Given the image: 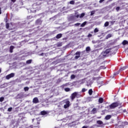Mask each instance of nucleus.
<instances>
[{
    "label": "nucleus",
    "instance_id": "42",
    "mask_svg": "<svg viewBox=\"0 0 128 128\" xmlns=\"http://www.w3.org/2000/svg\"><path fill=\"white\" fill-rule=\"evenodd\" d=\"M12 2H16V0H11Z\"/></svg>",
    "mask_w": 128,
    "mask_h": 128
},
{
    "label": "nucleus",
    "instance_id": "21",
    "mask_svg": "<svg viewBox=\"0 0 128 128\" xmlns=\"http://www.w3.org/2000/svg\"><path fill=\"white\" fill-rule=\"evenodd\" d=\"M14 46H10V52H12V50H14Z\"/></svg>",
    "mask_w": 128,
    "mask_h": 128
},
{
    "label": "nucleus",
    "instance_id": "9",
    "mask_svg": "<svg viewBox=\"0 0 128 128\" xmlns=\"http://www.w3.org/2000/svg\"><path fill=\"white\" fill-rule=\"evenodd\" d=\"M123 46H126V44L128 45V42L126 40H124L122 42Z\"/></svg>",
    "mask_w": 128,
    "mask_h": 128
},
{
    "label": "nucleus",
    "instance_id": "7",
    "mask_svg": "<svg viewBox=\"0 0 128 128\" xmlns=\"http://www.w3.org/2000/svg\"><path fill=\"white\" fill-rule=\"evenodd\" d=\"M36 24H42V20L40 19H38L36 22Z\"/></svg>",
    "mask_w": 128,
    "mask_h": 128
},
{
    "label": "nucleus",
    "instance_id": "15",
    "mask_svg": "<svg viewBox=\"0 0 128 128\" xmlns=\"http://www.w3.org/2000/svg\"><path fill=\"white\" fill-rule=\"evenodd\" d=\"M128 66H124L122 68H120V70L122 71V70H126V68H128Z\"/></svg>",
    "mask_w": 128,
    "mask_h": 128
},
{
    "label": "nucleus",
    "instance_id": "3",
    "mask_svg": "<svg viewBox=\"0 0 128 128\" xmlns=\"http://www.w3.org/2000/svg\"><path fill=\"white\" fill-rule=\"evenodd\" d=\"M14 76V73H11L6 76V80H10V78H12Z\"/></svg>",
    "mask_w": 128,
    "mask_h": 128
},
{
    "label": "nucleus",
    "instance_id": "27",
    "mask_svg": "<svg viewBox=\"0 0 128 128\" xmlns=\"http://www.w3.org/2000/svg\"><path fill=\"white\" fill-rule=\"evenodd\" d=\"M76 56H80V52H78L76 53Z\"/></svg>",
    "mask_w": 128,
    "mask_h": 128
},
{
    "label": "nucleus",
    "instance_id": "1",
    "mask_svg": "<svg viewBox=\"0 0 128 128\" xmlns=\"http://www.w3.org/2000/svg\"><path fill=\"white\" fill-rule=\"evenodd\" d=\"M121 104L120 102H115L112 103L110 106V108L111 110L115 108H118V106H120Z\"/></svg>",
    "mask_w": 128,
    "mask_h": 128
},
{
    "label": "nucleus",
    "instance_id": "43",
    "mask_svg": "<svg viewBox=\"0 0 128 128\" xmlns=\"http://www.w3.org/2000/svg\"><path fill=\"white\" fill-rule=\"evenodd\" d=\"M58 46H62V44H58Z\"/></svg>",
    "mask_w": 128,
    "mask_h": 128
},
{
    "label": "nucleus",
    "instance_id": "48",
    "mask_svg": "<svg viewBox=\"0 0 128 128\" xmlns=\"http://www.w3.org/2000/svg\"><path fill=\"white\" fill-rule=\"evenodd\" d=\"M32 122H34V119H32Z\"/></svg>",
    "mask_w": 128,
    "mask_h": 128
},
{
    "label": "nucleus",
    "instance_id": "11",
    "mask_svg": "<svg viewBox=\"0 0 128 128\" xmlns=\"http://www.w3.org/2000/svg\"><path fill=\"white\" fill-rule=\"evenodd\" d=\"M110 50H106L104 52V54H110Z\"/></svg>",
    "mask_w": 128,
    "mask_h": 128
},
{
    "label": "nucleus",
    "instance_id": "46",
    "mask_svg": "<svg viewBox=\"0 0 128 128\" xmlns=\"http://www.w3.org/2000/svg\"><path fill=\"white\" fill-rule=\"evenodd\" d=\"M40 56H44V53L41 54Z\"/></svg>",
    "mask_w": 128,
    "mask_h": 128
},
{
    "label": "nucleus",
    "instance_id": "13",
    "mask_svg": "<svg viewBox=\"0 0 128 128\" xmlns=\"http://www.w3.org/2000/svg\"><path fill=\"white\" fill-rule=\"evenodd\" d=\"M98 102H100V104H102V102H104V98H100L98 100Z\"/></svg>",
    "mask_w": 128,
    "mask_h": 128
},
{
    "label": "nucleus",
    "instance_id": "50",
    "mask_svg": "<svg viewBox=\"0 0 128 128\" xmlns=\"http://www.w3.org/2000/svg\"><path fill=\"white\" fill-rule=\"evenodd\" d=\"M38 124H40V123L38 122Z\"/></svg>",
    "mask_w": 128,
    "mask_h": 128
},
{
    "label": "nucleus",
    "instance_id": "51",
    "mask_svg": "<svg viewBox=\"0 0 128 128\" xmlns=\"http://www.w3.org/2000/svg\"><path fill=\"white\" fill-rule=\"evenodd\" d=\"M100 68H102V67H100Z\"/></svg>",
    "mask_w": 128,
    "mask_h": 128
},
{
    "label": "nucleus",
    "instance_id": "25",
    "mask_svg": "<svg viewBox=\"0 0 128 128\" xmlns=\"http://www.w3.org/2000/svg\"><path fill=\"white\" fill-rule=\"evenodd\" d=\"M64 90L65 92H70V88H65Z\"/></svg>",
    "mask_w": 128,
    "mask_h": 128
},
{
    "label": "nucleus",
    "instance_id": "18",
    "mask_svg": "<svg viewBox=\"0 0 128 128\" xmlns=\"http://www.w3.org/2000/svg\"><path fill=\"white\" fill-rule=\"evenodd\" d=\"M108 24H110V23L108 22H106L104 24V26L105 27L108 26Z\"/></svg>",
    "mask_w": 128,
    "mask_h": 128
},
{
    "label": "nucleus",
    "instance_id": "16",
    "mask_svg": "<svg viewBox=\"0 0 128 128\" xmlns=\"http://www.w3.org/2000/svg\"><path fill=\"white\" fill-rule=\"evenodd\" d=\"M86 24V22H84L80 25L81 28H84Z\"/></svg>",
    "mask_w": 128,
    "mask_h": 128
},
{
    "label": "nucleus",
    "instance_id": "24",
    "mask_svg": "<svg viewBox=\"0 0 128 128\" xmlns=\"http://www.w3.org/2000/svg\"><path fill=\"white\" fill-rule=\"evenodd\" d=\"M84 13H82L80 15V18H84Z\"/></svg>",
    "mask_w": 128,
    "mask_h": 128
},
{
    "label": "nucleus",
    "instance_id": "5",
    "mask_svg": "<svg viewBox=\"0 0 128 128\" xmlns=\"http://www.w3.org/2000/svg\"><path fill=\"white\" fill-rule=\"evenodd\" d=\"M34 104H38V102H40L39 100H38V98H34V99H33V100H32Z\"/></svg>",
    "mask_w": 128,
    "mask_h": 128
},
{
    "label": "nucleus",
    "instance_id": "34",
    "mask_svg": "<svg viewBox=\"0 0 128 128\" xmlns=\"http://www.w3.org/2000/svg\"><path fill=\"white\" fill-rule=\"evenodd\" d=\"M120 74V71H118L114 74V76H116V74Z\"/></svg>",
    "mask_w": 128,
    "mask_h": 128
},
{
    "label": "nucleus",
    "instance_id": "31",
    "mask_svg": "<svg viewBox=\"0 0 128 128\" xmlns=\"http://www.w3.org/2000/svg\"><path fill=\"white\" fill-rule=\"evenodd\" d=\"M86 90H86V89L84 88H83L82 89V92H86Z\"/></svg>",
    "mask_w": 128,
    "mask_h": 128
},
{
    "label": "nucleus",
    "instance_id": "49",
    "mask_svg": "<svg viewBox=\"0 0 128 128\" xmlns=\"http://www.w3.org/2000/svg\"><path fill=\"white\" fill-rule=\"evenodd\" d=\"M1 72H2V70H1L0 68V73Z\"/></svg>",
    "mask_w": 128,
    "mask_h": 128
},
{
    "label": "nucleus",
    "instance_id": "23",
    "mask_svg": "<svg viewBox=\"0 0 128 128\" xmlns=\"http://www.w3.org/2000/svg\"><path fill=\"white\" fill-rule=\"evenodd\" d=\"M4 100V97H1L0 98V102H2V101Z\"/></svg>",
    "mask_w": 128,
    "mask_h": 128
},
{
    "label": "nucleus",
    "instance_id": "12",
    "mask_svg": "<svg viewBox=\"0 0 128 128\" xmlns=\"http://www.w3.org/2000/svg\"><path fill=\"white\" fill-rule=\"evenodd\" d=\"M110 118H112V116L110 115H107L105 117V119L106 120H108L110 119Z\"/></svg>",
    "mask_w": 128,
    "mask_h": 128
},
{
    "label": "nucleus",
    "instance_id": "44",
    "mask_svg": "<svg viewBox=\"0 0 128 128\" xmlns=\"http://www.w3.org/2000/svg\"><path fill=\"white\" fill-rule=\"evenodd\" d=\"M2 14V9L0 8V14Z\"/></svg>",
    "mask_w": 128,
    "mask_h": 128
},
{
    "label": "nucleus",
    "instance_id": "4",
    "mask_svg": "<svg viewBox=\"0 0 128 128\" xmlns=\"http://www.w3.org/2000/svg\"><path fill=\"white\" fill-rule=\"evenodd\" d=\"M78 94V92H74V93L72 94V96H70V98L72 100H74Z\"/></svg>",
    "mask_w": 128,
    "mask_h": 128
},
{
    "label": "nucleus",
    "instance_id": "19",
    "mask_svg": "<svg viewBox=\"0 0 128 128\" xmlns=\"http://www.w3.org/2000/svg\"><path fill=\"white\" fill-rule=\"evenodd\" d=\"M96 122L98 124H103L102 120H97Z\"/></svg>",
    "mask_w": 128,
    "mask_h": 128
},
{
    "label": "nucleus",
    "instance_id": "32",
    "mask_svg": "<svg viewBox=\"0 0 128 128\" xmlns=\"http://www.w3.org/2000/svg\"><path fill=\"white\" fill-rule=\"evenodd\" d=\"M80 56L77 55V56H75V58H76V60H78V58H80Z\"/></svg>",
    "mask_w": 128,
    "mask_h": 128
},
{
    "label": "nucleus",
    "instance_id": "40",
    "mask_svg": "<svg viewBox=\"0 0 128 128\" xmlns=\"http://www.w3.org/2000/svg\"><path fill=\"white\" fill-rule=\"evenodd\" d=\"M76 16L78 18H80V14H76Z\"/></svg>",
    "mask_w": 128,
    "mask_h": 128
},
{
    "label": "nucleus",
    "instance_id": "47",
    "mask_svg": "<svg viewBox=\"0 0 128 128\" xmlns=\"http://www.w3.org/2000/svg\"><path fill=\"white\" fill-rule=\"evenodd\" d=\"M128 122H126L125 124H127Z\"/></svg>",
    "mask_w": 128,
    "mask_h": 128
},
{
    "label": "nucleus",
    "instance_id": "28",
    "mask_svg": "<svg viewBox=\"0 0 128 128\" xmlns=\"http://www.w3.org/2000/svg\"><path fill=\"white\" fill-rule=\"evenodd\" d=\"M94 32H98V28H96L94 30Z\"/></svg>",
    "mask_w": 128,
    "mask_h": 128
},
{
    "label": "nucleus",
    "instance_id": "14",
    "mask_svg": "<svg viewBox=\"0 0 128 128\" xmlns=\"http://www.w3.org/2000/svg\"><path fill=\"white\" fill-rule=\"evenodd\" d=\"M32 60H28L26 62V63L28 64H32Z\"/></svg>",
    "mask_w": 128,
    "mask_h": 128
},
{
    "label": "nucleus",
    "instance_id": "10",
    "mask_svg": "<svg viewBox=\"0 0 128 128\" xmlns=\"http://www.w3.org/2000/svg\"><path fill=\"white\" fill-rule=\"evenodd\" d=\"M62 34H59L56 35V38H60L62 36Z\"/></svg>",
    "mask_w": 128,
    "mask_h": 128
},
{
    "label": "nucleus",
    "instance_id": "26",
    "mask_svg": "<svg viewBox=\"0 0 128 128\" xmlns=\"http://www.w3.org/2000/svg\"><path fill=\"white\" fill-rule=\"evenodd\" d=\"M28 89H29L28 87L24 88V90L25 92H28Z\"/></svg>",
    "mask_w": 128,
    "mask_h": 128
},
{
    "label": "nucleus",
    "instance_id": "8",
    "mask_svg": "<svg viewBox=\"0 0 128 128\" xmlns=\"http://www.w3.org/2000/svg\"><path fill=\"white\" fill-rule=\"evenodd\" d=\"M97 112V110L96 108H94L92 110V114H96Z\"/></svg>",
    "mask_w": 128,
    "mask_h": 128
},
{
    "label": "nucleus",
    "instance_id": "22",
    "mask_svg": "<svg viewBox=\"0 0 128 128\" xmlns=\"http://www.w3.org/2000/svg\"><path fill=\"white\" fill-rule=\"evenodd\" d=\"M90 48L88 46L86 48V52H90Z\"/></svg>",
    "mask_w": 128,
    "mask_h": 128
},
{
    "label": "nucleus",
    "instance_id": "45",
    "mask_svg": "<svg viewBox=\"0 0 128 128\" xmlns=\"http://www.w3.org/2000/svg\"><path fill=\"white\" fill-rule=\"evenodd\" d=\"M124 112H126V110H124Z\"/></svg>",
    "mask_w": 128,
    "mask_h": 128
},
{
    "label": "nucleus",
    "instance_id": "38",
    "mask_svg": "<svg viewBox=\"0 0 128 128\" xmlns=\"http://www.w3.org/2000/svg\"><path fill=\"white\" fill-rule=\"evenodd\" d=\"M88 38H92V34H89L88 36Z\"/></svg>",
    "mask_w": 128,
    "mask_h": 128
},
{
    "label": "nucleus",
    "instance_id": "17",
    "mask_svg": "<svg viewBox=\"0 0 128 128\" xmlns=\"http://www.w3.org/2000/svg\"><path fill=\"white\" fill-rule=\"evenodd\" d=\"M88 94H89L90 96H92V89L89 90Z\"/></svg>",
    "mask_w": 128,
    "mask_h": 128
},
{
    "label": "nucleus",
    "instance_id": "6",
    "mask_svg": "<svg viewBox=\"0 0 128 128\" xmlns=\"http://www.w3.org/2000/svg\"><path fill=\"white\" fill-rule=\"evenodd\" d=\"M40 114L42 116H46V114H48V112L44 110L42 111Z\"/></svg>",
    "mask_w": 128,
    "mask_h": 128
},
{
    "label": "nucleus",
    "instance_id": "37",
    "mask_svg": "<svg viewBox=\"0 0 128 128\" xmlns=\"http://www.w3.org/2000/svg\"><path fill=\"white\" fill-rule=\"evenodd\" d=\"M116 10H117V12H118V10H120V6H118L116 8Z\"/></svg>",
    "mask_w": 128,
    "mask_h": 128
},
{
    "label": "nucleus",
    "instance_id": "36",
    "mask_svg": "<svg viewBox=\"0 0 128 128\" xmlns=\"http://www.w3.org/2000/svg\"><path fill=\"white\" fill-rule=\"evenodd\" d=\"M6 28H10V25L8 23L6 24Z\"/></svg>",
    "mask_w": 128,
    "mask_h": 128
},
{
    "label": "nucleus",
    "instance_id": "39",
    "mask_svg": "<svg viewBox=\"0 0 128 128\" xmlns=\"http://www.w3.org/2000/svg\"><path fill=\"white\" fill-rule=\"evenodd\" d=\"M32 18V16H28L27 17V18H28V20H30V19Z\"/></svg>",
    "mask_w": 128,
    "mask_h": 128
},
{
    "label": "nucleus",
    "instance_id": "33",
    "mask_svg": "<svg viewBox=\"0 0 128 128\" xmlns=\"http://www.w3.org/2000/svg\"><path fill=\"white\" fill-rule=\"evenodd\" d=\"M12 110V108H8V112H11Z\"/></svg>",
    "mask_w": 128,
    "mask_h": 128
},
{
    "label": "nucleus",
    "instance_id": "35",
    "mask_svg": "<svg viewBox=\"0 0 128 128\" xmlns=\"http://www.w3.org/2000/svg\"><path fill=\"white\" fill-rule=\"evenodd\" d=\"M94 11L91 12L90 15L91 16H94Z\"/></svg>",
    "mask_w": 128,
    "mask_h": 128
},
{
    "label": "nucleus",
    "instance_id": "2",
    "mask_svg": "<svg viewBox=\"0 0 128 128\" xmlns=\"http://www.w3.org/2000/svg\"><path fill=\"white\" fill-rule=\"evenodd\" d=\"M64 104V108H70V100H68V99L65 100L63 101Z\"/></svg>",
    "mask_w": 128,
    "mask_h": 128
},
{
    "label": "nucleus",
    "instance_id": "30",
    "mask_svg": "<svg viewBox=\"0 0 128 128\" xmlns=\"http://www.w3.org/2000/svg\"><path fill=\"white\" fill-rule=\"evenodd\" d=\"M70 78H71L72 80H74V78H76V76L72 74Z\"/></svg>",
    "mask_w": 128,
    "mask_h": 128
},
{
    "label": "nucleus",
    "instance_id": "20",
    "mask_svg": "<svg viewBox=\"0 0 128 128\" xmlns=\"http://www.w3.org/2000/svg\"><path fill=\"white\" fill-rule=\"evenodd\" d=\"M112 34H108L106 36V38H112Z\"/></svg>",
    "mask_w": 128,
    "mask_h": 128
},
{
    "label": "nucleus",
    "instance_id": "41",
    "mask_svg": "<svg viewBox=\"0 0 128 128\" xmlns=\"http://www.w3.org/2000/svg\"><path fill=\"white\" fill-rule=\"evenodd\" d=\"M80 23H77L75 24V26H80Z\"/></svg>",
    "mask_w": 128,
    "mask_h": 128
},
{
    "label": "nucleus",
    "instance_id": "29",
    "mask_svg": "<svg viewBox=\"0 0 128 128\" xmlns=\"http://www.w3.org/2000/svg\"><path fill=\"white\" fill-rule=\"evenodd\" d=\"M70 4H74V0H71V1H70Z\"/></svg>",
    "mask_w": 128,
    "mask_h": 128
}]
</instances>
